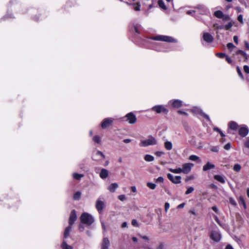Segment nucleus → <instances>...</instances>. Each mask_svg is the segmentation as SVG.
<instances>
[{
	"label": "nucleus",
	"mask_w": 249,
	"mask_h": 249,
	"mask_svg": "<svg viewBox=\"0 0 249 249\" xmlns=\"http://www.w3.org/2000/svg\"><path fill=\"white\" fill-rule=\"evenodd\" d=\"M241 169V165L239 164H237V163L235 164L233 167V169L234 170V171H235L236 172L240 171Z\"/></svg>",
	"instance_id": "nucleus-37"
},
{
	"label": "nucleus",
	"mask_w": 249,
	"mask_h": 249,
	"mask_svg": "<svg viewBox=\"0 0 249 249\" xmlns=\"http://www.w3.org/2000/svg\"><path fill=\"white\" fill-rule=\"evenodd\" d=\"M144 159L147 162H151L154 160V157L151 155L146 154L144 156Z\"/></svg>",
	"instance_id": "nucleus-27"
},
{
	"label": "nucleus",
	"mask_w": 249,
	"mask_h": 249,
	"mask_svg": "<svg viewBox=\"0 0 249 249\" xmlns=\"http://www.w3.org/2000/svg\"><path fill=\"white\" fill-rule=\"evenodd\" d=\"M237 20L238 21H239L240 23H243V16L242 15H239L237 17Z\"/></svg>",
	"instance_id": "nucleus-48"
},
{
	"label": "nucleus",
	"mask_w": 249,
	"mask_h": 249,
	"mask_svg": "<svg viewBox=\"0 0 249 249\" xmlns=\"http://www.w3.org/2000/svg\"><path fill=\"white\" fill-rule=\"evenodd\" d=\"M79 230L81 231H83L84 230V227L83 225V224H80L79 226Z\"/></svg>",
	"instance_id": "nucleus-59"
},
{
	"label": "nucleus",
	"mask_w": 249,
	"mask_h": 249,
	"mask_svg": "<svg viewBox=\"0 0 249 249\" xmlns=\"http://www.w3.org/2000/svg\"><path fill=\"white\" fill-rule=\"evenodd\" d=\"M214 220H215V221L220 226H222L220 222V221L219 220V219L218 218L217 216H215L214 215Z\"/></svg>",
	"instance_id": "nucleus-57"
},
{
	"label": "nucleus",
	"mask_w": 249,
	"mask_h": 249,
	"mask_svg": "<svg viewBox=\"0 0 249 249\" xmlns=\"http://www.w3.org/2000/svg\"><path fill=\"white\" fill-rule=\"evenodd\" d=\"M71 230V226L70 225V226L68 227L66 229V230L64 231V235L65 238H66L68 236Z\"/></svg>",
	"instance_id": "nucleus-35"
},
{
	"label": "nucleus",
	"mask_w": 249,
	"mask_h": 249,
	"mask_svg": "<svg viewBox=\"0 0 249 249\" xmlns=\"http://www.w3.org/2000/svg\"><path fill=\"white\" fill-rule=\"evenodd\" d=\"M158 5L163 10H166V6H165L163 1L162 0H159L158 1Z\"/></svg>",
	"instance_id": "nucleus-29"
},
{
	"label": "nucleus",
	"mask_w": 249,
	"mask_h": 249,
	"mask_svg": "<svg viewBox=\"0 0 249 249\" xmlns=\"http://www.w3.org/2000/svg\"><path fill=\"white\" fill-rule=\"evenodd\" d=\"M192 111L196 114H199L203 118L206 119L209 122H210V118L209 116L206 114L203 113L202 110L198 107H195L192 109Z\"/></svg>",
	"instance_id": "nucleus-10"
},
{
	"label": "nucleus",
	"mask_w": 249,
	"mask_h": 249,
	"mask_svg": "<svg viewBox=\"0 0 249 249\" xmlns=\"http://www.w3.org/2000/svg\"><path fill=\"white\" fill-rule=\"evenodd\" d=\"M168 104H171L173 107L178 108L182 106V102L181 100L176 99L170 100L168 102Z\"/></svg>",
	"instance_id": "nucleus-15"
},
{
	"label": "nucleus",
	"mask_w": 249,
	"mask_h": 249,
	"mask_svg": "<svg viewBox=\"0 0 249 249\" xmlns=\"http://www.w3.org/2000/svg\"><path fill=\"white\" fill-rule=\"evenodd\" d=\"M105 155L99 150L95 151L92 156V159L96 161H100L105 159Z\"/></svg>",
	"instance_id": "nucleus-6"
},
{
	"label": "nucleus",
	"mask_w": 249,
	"mask_h": 249,
	"mask_svg": "<svg viewBox=\"0 0 249 249\" xmlns=\"http://www.w3.org/2000/svg\"><path fill=\"white\" fill-rule=\"evenodd\" d=\"M213 26L216 29H220V30L224 29L223 25H219L217 23H215L213 24Z\"/></svg>",
	"instance_id": "nucleus-43"
},
{
	"label": "nucleus",
	"mask_w": 249,
	"mask_h": 249,
	"mask_svg": "<svg viewBox=\"0 0 249 249\" xmlns=\"http://www.w3.org/2000/svg\"><path fill=\"white\" fill-rule=\"evenodd\" d=\"M229 126L230 129L236 130L237 129L238 124L235 122H231L229 124Z\"/></svg>",
	"instance_id": "nucleus-26"
},
{
	"label": "nucleus",
	"mask_w": 249,
	"mask_h": 249,
	"mask_svg": "<svg viewBox=\"0 0 249 249\" xmlns=\"http://www.w3.org/2000/svg\"><path fill=\"white\" fill-rule=\"evenodd\" d=\"M93 141L96 143H100L101 142V138L97 135H95L93 137Z\"/></svg>",
	"instance_id": "nucleus-36"
},
{
	"label": "nucleus",
	"mask_w": 249,
	"mask_h": 249,
	"mask_svg": "<svg viewBox=\"0 0 249 249\" xmlns=\"http://www.w3.org/2000/svg\"><path fill=\"white\" fill-rule=\"evenodd\" d=\"M109 175V172L108 170L106 169L102 168L101 170V172L99 174V176L102 179H106Z\"/></svg>",
	"instance_id": "nucleus-20"
},
{
	"label": "nucleus",
	"mask_w": 249,
	"mask_h": 249,
	"mask_svg": "<svg viewBox=\"0 0 249 249\" xmlns=\"http://www.w3.org/2000/svg\"><path fill=\"white\" fill-rule=\"evenodd\" d=\"M233 41L234 42L236 43V44H238V36H234L233 37Z\"/></svg>",
	"instance_id": "nucleus-56"
},
{
	"label": "nucleus",
	"mask_w": 249,
	"mask_h": 249,
	"mask_svg": "<svg viewBox=\"0 0 249 249\" xmlns=\"http://www.w3.org/2000/svg\"><path fill=\"white\" fill-rule=\"evenodd\" d=\"M213 15L218 18L222 19L223 21H228L231 19V17L229 15L224 14L221 10L215 11L213 13Z\"/></svg>",
	"instance_id": "nucleus-4"
},
{
	"label": "nucleus",
	"mask_w": 249,
	"mask_h": 249,
	"mask_svg": "<svg viewBox=\"0 0 249 249\" xmlns=\"http://www.w3.org/2000/svg\"><path fill=\"white\" fill-rule=\"evenodd\" d=\"M194 191V188L193 187H189L185 192V195H189L192 193Z\"/></svg>",
	"instance_id": "nucleus-40"
},
{
	"label": "nucleus",
	"mask_w": 249,
	"mask_h": 249,
	"mask_svg": "<svg viewBox=\"0 0 249 249\" xmlns=\"http://www.w3.org/2000/svg\"><path fill=\"white\" fill-rule=\"evenodd\" d=\"M194 166V164L192 163H186L182 165V168H181L182 172L184 174L189 173L192 169V168Z\"/></svg>",
	"instance_id": "nucleus-9"
},
{
	"label": "nucleus",
	"mask_w": 249,
	"mask_h": 249,
	"mask_svg": "<svg viewBox=\"0 0 249 249\" xmlns=\"http://www.w3.org/2000/svg\"><path fill=\"white\" fill-rule=\"evenodd\" d=\"M152 40L162 41L167 42H177V40L171 36L163 35H158L151 37Z\"/></svg>",
	"instance_id": "nucleus-3"
},
{
	"label": "nucleus",
	"mask_w": 249,
	"mask_h": 249,
	"mask_svg": "<svg viewBox=\"0 0 249 249\" xmlns=\"http://www.w3.org/2000/svg\"><path fill=\"white\" fill-rule=\"evenodd\" d=\"M203 39L208 43H212L213 41V36L208 33H204L203 34Z\"/></svg>",
	"instance_id": "nucleus-17"
},
{
	"label": "nucleus",
	"mask_w": 249,
	"mask_h": 249,
	"mask_svg": "<svg viewBox=\"0 0 249 249\" xmlns=\"http://www.w3.org/2000/svg\"><path fill=\"white\" fill-rule=\"evenodd\" d=\"M134 9L135 11H139L140 10L141 4L140 2L134 4Z\"/></svg>",
	"instance_id": "nucleus-41"
},
{
	"label": "nucleus",
	"mask_w": 249,
	"mask_h": 249,
	"mask_svg": "<svg viewBox=\"0 0 249 249\" xmlns=\"http://www.w3.org/2000/svg\"><path fill=\"white\" fill-rule=\"evenodd\" d=\"M236 54L241 56V59L246 61L248 59L246 53L242 50H238L236 52Z\"/></svg>",
	"instance_id": "nucleus-22"
},
{
	"label": "nucleus",
	"mask_w": 249,
	"mask_h": 249,
	"mask_svg": "<svg viewBox=\"0 0 249 249\" xmlns=\"http://www.w3.org/2000/svg\"><path fill=\"white\" fill-rule=\"evenodd\" d=\"M125 117L126 118V121L130 124H134L137 121L136 116L132 112L127 114Z\"/></svg>",
	"instance_id": "nucleus-12"
},
{
	"label": "nucleus",
	"mask_w": 249,
	"mask_h": 249,
	"mask_svg": "<svg viewBox=\"0 0 249 249\" xmlns=\"http://www.w3.org/2000/svg\"><path fill=\"white\" fill-rule=\"evenodd\" d=\"M185 204L184 203H182L179 205H178V206H177V208L178 209H181V208H183L184 206H185Z\"/></svg>",
	"instance_id": "nucleus-62"
},
{
	"label": "nucleus",
	"mask_w": 249,
	"mask_h": 249,
	"mask_svg": "<svg viewBox=\"0 0 249 249\" xmlns=\"http://www.w3.org/2000/svg\"><path fill=\"white\" fill-rule=\"evenodd\" d=\"M72 177L75 179L80 180L84 177V175L74 173L72 174Z\"/></svg>",
	"instance_id": "nucleus-30"
},
{
	"label": "nucleus",
	"mask_w": 249,
	"mask_h": 249,
	"mask_svg": "<svg viewBox=\"0 0 249 249\" xmlns=\"http://www.w3.org/2000/svg\"><path fill=\"white\" fill-rule=\"evenodd\" d=\"M215 168V165L209 162H208L205 165H204L203 167V170L204 171H207L209 170L213 169Z\"/></svg>",
	"instance_id": "nucleus-21"
},
{
	"label": "nucleus",
	"mask_w": 249,
	"mask_h": 249,
	"mask_svg": "<svg viewBox=\"0 0 249 249\" xmlns=\"http://www.w3.org/2000/svg\"><path fill=\"white\" fill-rule=\"evenodd\" d=\"M132 225L134 226H138V222L137 220L134 219L132 221Z\"/></svg>",
	"instance_id": "nucleus-58"
},
{
	"label": "nucleus",
	"mask_w": 249,
	"mask_h": 249,
	"mask_svg": "<svg viewBox=\"0 0 249 249\" xmlns=\"http://www.w3.org/2000/svg\"><path fill=\"white\" fill-rule=\"evenodd\" d=\"M245 45L246 48L247 50H249V43L246 41H245Z\"/></svg>",
	"instance_id": "nucleus-64"
},
{
	"label": "nucleus",
	"mask_w": 249,
	"mask_h": 249,
	"mask_svg": "<svg viewBox=\"0 0 249 249\" xmlns=\"http://www.w3.org/2000/svg\"><path fill=\"white\" fill-rule=\"evenodd\" d=\"M147 186L150 188L151 189L154 190L156 187V185L154 183L151 182H148L147 183Z\"/></svg>",
	"instance_id": "nucleus-39"
},
{
	"label": "nucleus",
	"mask_w": 249,
	"mask_h": 249,
	"mask_svg": "<svg viewBox=\"0 0 249 249\" xmlns=\"http://www.w3.org/2000/svg\"><path fill=\"white\" fill-rule=\"evenodd\" d=\"M229 21V22L227 24L225 25H223L224 29H225L226 30H230L234 23V21L231 20V19Z\"/></svg>",
	"instance_id": "nucleus-25"
},
{
	"label": "nucleus",
	"mask_w": 249,
	"mask_h": 249,
	"mask_svg": "<svg viewBox=\"0 0 249 249\" xmlns=\"http://www.w3.org/2000/svg\"><path fill=\"white\" fill-rule=\"evenodd\" d=\"M227 46L229 50H232L235 47V46L232 43H228Z\"/></svg>",
	"instance_id": "nucleus-44"
},
{
	"label": "nucleus",
	"mask_w": 249,
	"mask_h": 249,
	"mask_svg": "<svg viewBox=\"0 0 249 249\" xmlns=\"http://www.w3.org/2000/svg\"><path fill=\"white\" fill-rule=\"evenodd\" d=\"M249 130L246 125H243L239 128V134L242 137H246L249 134Z\"/></svg>",
	"instance_id": "nucleus-13"
},
{
	"label": "nucleus",
	"mask_w": 249,
	"mask_h": 249,
	"mask_svg": "<svg viewBox=\"0 0 249 249\" xmlns=\"http://www.w3.org/2000/svg\"><path fill=\"white\" fill-rule=\"evenodd\" d=\"M231 145L230 143H228L224 146V149L227 150H228L231 148Z\"/></svg>",
	"instance_id": "nucleus-53"
},
{
	"label": "nucleus",
	"mask_w": 249,
	"mask_h": 249,
	"mask_svg": "<svg viewBox=\"0 0 249 249\" xmlns=\"http://www.w3.org/2000/svg\"><path fill=\"white\" fill-rule=\"evenodd\" d=\"M210 237L214 241L218 242L221 239V235L219 231H213L211 232Z\"/></svg>",
	"instance_id": "nucleus-8"
},
{
	"label": "nucleus",
	"mask_w": 249,
	"mask_h": 249,
	"mask_svg": "<svg viewBox=\"0 0 249 249\" xmlns=\"http://www.w3.org/2000/svg\"><path fill=\"white\" fill-rule=\"evenodd\" d=\"M80 219L82 224H85L88 226L91 225L94 221L93 216L87 213H83L80 216Z\"/></svg>",
	"instance_id": "nucleus-1"
},
{
	"label": "nucleus",
	"mask_w": 249,
	"mask_h": 249,
	"mask_svg": "<svg viewBox=\"0 0 249 249\" xmlns=\"http://www.w3.org/2000/svg\"><path fill=\"white\" fill-rule=\"evenodd\" d=\"M169 170L171 172L175 173V174H180V173H182V171H181V168H177V169L170 168V169H169Z\"/></svg>",
	"instance_id": "nucleus-31"
},
{
	"label": "nucleus",
	"mask_w": 249,
	"mask_h": 249,
	"mask_svg": "<svg viewBox=\"0 0 249 249\" xmlns=\"http://www.w3.org/2000/svg\"><path fill=\"white\" fill-rule=\"evenodd\" d=\"M210 150L212 152L217 153L219 151V147L217 146H212L210 148Z\"/></svg>",
	"instance_id": "nucleus-42"
},
{
	"label": "nucleus",
	"mask_w": 249,
	"mask_h": 249,
	"mask_svg": "<svg viewBox=\"0 0 249 249\" xmlns=\"http://www.w3.org/2000/svg\"><path fill=\"white\" fill-rule=\"evenodd\" d=\"M237 73L238 74H239V75L243 79V74L241 72V70H240L239 67H237Z\"/></svg>",
	"instance_id": "nucleus-50"
},
{
	"label": "nucleus",
	"mask_w": 249,
	"mask_h": 249,
	"mask_svg": "<svg viewBox=\"0 0 249 249\" xmlns=\"http://www.w3.org/2000/svg\"><path fill=\"white\" fill-rule=\"evenodd\" d=\"M77 219V215L75 210H72L70 214L69 218V225L71 226Z\"/></svg>",
	"instance_id": "nucleus-16"
},
{
	"label": "nucleus",
	"mask_w": 249,
	"mask_h": 249,
	"mask_svg": "<svg viewBox=\"0 0 249 249\" xmlns=\"http://www.w3.org/2000/svg\"><path fill=\"white\" fill-rule=\"evenodd\" d=\"M131 142V140L129 139H125L123 140V142L125 143H129Z\"/></svg>",
	"instance_id": "nucleus-63"
},
{
	"label": "nucleus",
	"mask_w": 249,
	"mask_h": 249,
	"mask_svg": "<svg viewBox=\"0 0 249 249\" xmlns=\"http://www.w3.org/2000/svg\"><path fill=\"white\" fill-rule=\"evenodd\" d=\"M244 144H245V146L247 148H249V137H248V138L246 139V141H245V142H244Z\"/></svg>",
	"instance_id": "nucleus-45"
},
{
	"label": "nucleus",
	"mask_w": 249,
	"mask_h": 249,
	"mask_svg": "<svg viewBox=\"0 0 249 249\" xmlns=\"http://www.w3.org/2000/svg\"><path fill=\"white\" fill-rule=\"evenodd\" d=\"M157 143L156 139L154 137L149 136L146 140H141L139 145L141 147H147L150 145H156Z\"/></svg>",
	"instance_id": "nucleus-2"
},
{
	"label": "nucleus",
	"mask_w": 249,
	"mask_h": 249,
	"mask_svg": "<svg viewBox=\"0 0 249 249\" xmlns=\"http://www.w3.org/2000/svg\"><path fill=\"white\" fill-rule=\"evenodd\" d=\"M167 178L173 183L178 184L181 182V177L179 176L174 177L171 174H168Z\"/></svg>",
	"instance_id": "nucleus-11"
},
{
	"label": "nucleus",
	"mask_w": 249,
	"mask_h": 249,
	"mask_svg": "<svg viewBox=\"0 0 249 249\" xmlns=\"http://www.w3.org/2000/svg\"><path fill=\"white\" fill-rule=\"evenodd\" d=\"M164 154V153L162 151H157L155 153V155H156L157 157H160Z\"/></svg>",
	"instance_id": "nucleus-46"
},
{
	"label": "nucleus",
	"mask_w": 249,
	"mask_h": 249,
	"mask_svg": "<svg viewBox=\"0 0 249 249\" xmlns=\"http://www.w3.org/2000/svg\"><path fill=\"white\" fill-rule=\"evenodd\" d=\"M113 119L111 118L105 119L101 124V127L104 129L109 126L113 123Z\"/></svg>",
	"instance_id": "nucleus-14"
},
{
	"label": "nucleus",
	"mask_w": 249,
	"mask_h": 249,
	"mask_svg": "<svg viewBox=\"0 0 249 249\" xmlns=\"http://www.w3.org/2000/svg\"><path fill=\"white\" fill-rule=\"evenodd\" d=\"M118 187V185L116 183H113L111 184L108 187V190L112 193H113L115 191L116 189Z\"/></svg>",
	"instance_id": "nucleus-23"
},
{
	"label": "nucleus",
	"mask_w": 249,
	"mask_h": 249,
	"mask_svg": "<svg viewBox=\"0 0 249 249\" xmlns=\"http://www.w3.org/2000/svg\"><path fill=\"white\" fill-rule=\"evenodd\" d=\"M109 244L108 239L107 237L104 238L101 245L102 249H108Z\"/></svg>",
	"instance_id": "nucleus-19"
},
{
	"label": "nucleus",
	"mask_w": 249,
	"mask_h": 249,
	"mask_svg": "<svg viewBox=\"0 0 249 249\" xmlns=\"http://www.w3.org/2000/svg\"><path fill=\"white\" fill-rule=\"evenodd\" d=\"M81 193L80 192L78 191L76 192L73 195V198L75 200H79L81 197Z\"/></svg>",
	"instance_id": "nucleus-34"
},
{
	"label": "nucleus",
	"mask_w": 249,
	"mask_h": 249,
	"mask_svg": "<svg viewBox=\"0 0 249 249\" xmlns=\"http://www.w3.org/2000/svg\"><path fill=\"white\" fill-rule=\"evenodd\" d=\"M226 60L230 64H231L232 62V61H231V59L230 58V57L227 55L226 56Z\"/></svg>",
	"instance_id": "nucleus-61"
},
{
	"label": "nucleus",
	"mask_w": 249,
	"mask_h": 249,
	"mask_svg": "<svg viewBox=\"0 0 249 249\" xmlns=\"http://www.w3.org/2000/svg\"><path fill=\"white\" fill-rule=\"evenodd\" d=\"M164 245L162 243H160L156 248V249H163Z\"/></svg>",
	"instance_id": "nucleus-60"
},
{
	"label": "nucleus",
	"mask_w": 249,
	"mask_h": 249,
	"mask_svg": "<svg viewBox=\"0 0 249 249\" xmlns=\"http://www.w3.org/2000/svg\"><path fill=\"white\" fill-rule=\"evenodd\" d=\"M216 55L220 58H223L224 57H226V56L224 53H217L216 54Z\"/></svg>",
	"instance_id": "nucleus-55"
},
{
	"label": "nucleus",
	"mask_w": 249,
	"mask_h": 249,
	"mask_svg": "<svg viewBox=\"0 0 249 249\" xmlns=\"http://www.w3.org/2000/svg\"><path fill=\"white\" fill-rule=\"evenodd\" d=\"M118 198L121 201H124V200H125L126 197H125V196L124 195H120V196H118Z\"/></svg>",
	"instance_id": "nucleus-51"
},
{
	"label": "nucleus",
	"mask_w": 249,
	"mask_h": 249,
	"mask_svg": "<svg viewBox=\"0 0 249 249\" xmlns=\"http://www.w3.org/2000/svg\"><path fill=\"white\" fill-rule=\"evenodd\" d=\"M197 10L194 11V10H189L187 12V14L188 15H192L193 13L195 12L199 13L201 14H204L206 13L207 9V8L203 6V5H199L198 6L197 8Z\"/></svg>",
	"instance_id": "nucleus-7"
},
{
	"label": "nucleus",
	"mask_w": 249,
	"mask_h": 249,
	"mask_svg": "<svg viewBox=\"0 0 249 249\" xmlns=\"http://www.w3.org/2000/svg\"><path fill=\"white\" fill-rule=\"evenodd\" d=\"M164 180V179L162 177H160L156 179V181L157 182H163Z\"/></svg>",
	"instance_id": "nucleus-54"
},
{
	"label": "nucleus",
	"mask_w": 249,
	"mask_h": 249,
	"mask_svg": "<svg viewBox=\"0 0 249 249\" xmlns=\"http://www.w3.org/2000/svg\"><path fill=\"white\" fill-rule=\"evenodd\" d=\"M104 206H105V204L103 201H102L100 199H98L96 201V208L99 212H102V211L104 209Z\"/></svg>",
	"instance_id": "nucleus-18"
},
{
	"label": "nucleus",
	"mask_w": 249,
	"mask_h": 249,
	"mask_svg": "<svg viewBox=\"0 0 249 249\" xmlns=\"http://www.w3.org/2000/svg\"><path fill=\"white\" fill-rule=\"evenodd\" d=\"M239 203H241L242 204L243 206H244V208L245 209H246L247 208V206H246V202H245V201L244 200V198L243 196H240L239 198Z\"/></svg>",
	"instance_id": "nucleus-33"
},
{
	"label": "nucleus",
	"mask_w": 249,
	"mask_h": 249,
	"mask_svg": "<svg viewBox=\"0 0 249 249\" xmlns=\"http://www.w3.org/2000/svg\"><path fill=\"white\" fill-rule=\"evenodd\" d=\"M189 159L192 161H196L198 160L199 158L197 156L192 155L189 157Z\"/></svg>",
	"instance_id": "nucleus-38"
},
{
	"label": "nucleus",
	"mask_w": 249,
	"mask_h": 249,
	"mask_svg": "<svg viewBox=\"0 0 249 249\" xmlns=\"http://www.w3.org/2000/svg\"><path fill=\"white\" fill-rule=\"evenodd\" d=\"M244 71L246 73H249V67L247 65L244 66Z\"/></svg>",
	"instance_id": "nucleus-52"
},
{
	"label": "nucleus",
	"mask_w": 249,
	"mask_h": 249,
	"mask_svg": "<svg viewBox=\"0 0 249 249\" xmlns=\"http://www.w3.org/2000/svg\"><path fill=\"white\" fill-rule=\"evenodd\" d=\"M62 249H72V247L68 245L65 241H63L61 245Z\"/></svg>",
	"instance_id": "nucleus-32"
},
{
	"label": "nucleus",
	"mask_w": 249,
	"mask_h": 249,
	"mask_svg": "<svg viewBox=\"0 0 249 249\" xmlns=\"http://www.w3.org/2000/svg\"><path fill=\"white\" fill-rule=\"evenodd\" d=\"M164 147L167 150H170L172 149V143L171 142L167 141L164 143Z\"/></svg>",
	"instance_id": "nucleus-28"
},
{
	"label": "nucleus",
	"mask_w": 249,
	"mask_h": 249,
	"mask_svg": "<svg viewBox=\"0 0 249 249\" xmlns=\"http://www.w3.org/2000/svg\"><path fill=\"white\" fill-rule=\"evenodd\" d=\"M230 202L233 206H235L236 205V203L235 200L232 198H230Z\"/></svg>",
	"instance_id": "nucleus-47"
},
{
	"label": "nucleus",
	"mask_w": 249,
	"mask_h": 249,
	"mask_svg": "<svg viewBox=\"0 0 249 249\" xmlns=\"http://www.w3.org/2000/svg\"><path fill=\"white\" fill-rule=\"evenodd\" d=\"M151 109L152 110L155 111L157 113H167L168 112V110L162 105L155 106L152 107Z\"/></svg>",
	"instance_id": "nucleus-5"
},
{
	"label": "nucleus",
	"mask_w": 249,
	"mask_h": 249,
	"mask_svg": "<svg viewBox=\"0 0 249 249\" xmlns=\"http://www.w3.org/2000/svg\"><path fill=\"white\" fill-rule=\"evenodd\" d=\"M214 178L221 183H224L225 182V177L222 176L218 175H214Z\"/></svg>",
	"instance_id": "nucleus-24"
},
{
	"label": "nucleus",
	"mask_w": 249,
	"mask_h": 249,
	"mask_svg": "<svg viewBox=\"0 0 249 249\" xmlns=\"http://www.w3.org/2000/svg\"><path fill=\"white\" fill-rule=\"evenodd\" d=\"M170 207V204L168 202H166L164 204L165 211L167 212Z\"/></svg>",
	"instance_id": "nucleus-49"
}]
</instances>
